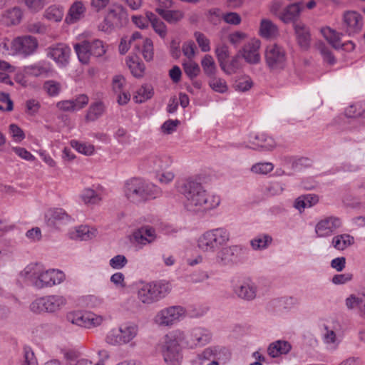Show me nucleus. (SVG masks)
I'll use <instances>...</instances> for the list:
<instances>
[{
    "instance_id": "nucleus-55",
    "label": "nucleus",
    "mask_w": 365,
    "mask_h": 365,
    "mask_svg": "<svg viewBox=\"0 0 365 365\" xmlns=\"http://www.w3.org/2000/svg\"><path fill=\"white\" fill-rule=\"evenodd\" d=\"M253 86V81L250 76H245L240 77L235 81L234 88L240 92L249 91Z\"/></svg>"
},
{
    "instance_id": "nucleus-27",
    "label": "nucleus",
    "mask_w": 365,
    "mask_h": 365,
    "mask_svg": "<svg viewBox=\"0 0 365 365\" xmlns=\"http://www.w3.org/2000/svg\"><path fill=\"white\" fill-rule=\"evenodd\" d=\"M146 163L150 169L158 173L168 169L172 163V160L166 155H153L148 158Z\"/></svg>"
},
{
    "instance_id": "nucleus-38",
    "label": "nucleus",
    "mask_w": 365,
    "mask_h": 365,
    "mask_svg": "<svg viewBox=\"0 0 365 365\" xmlns=\"http://www.w3.org/2000/svg\"><path fill=\"white\" fill-rule=\"evenodd\" d=\"M75 51L78 56V60L83 64L89 62L91 55L89 48V41H84L81 43H76L74 46Z\"/></svg>"
},
{
    "instance_id": "nucleus-43",
    "label": "nucleus",
    "mask_w": 365,
    "mask_h": 365,
    "mask_svg": "<svg viewBox=\"0 0 365 365\" xmlns=\"http://www.w3.org/2000/svg\"><path fill=\"white\" fill-rule=\"evenodd\" d=\"M126 63L129 67L132 74L135 77H141L145 71V65L143 63L140 62L137 56L128 57Z\"/></svg>"
},
{
    "instance_id": "nucleus-49",
    "label": "nucleus",
    "mask_w": 365,
    "mask_h": 365,
    "mask_svg": "<svg viewBox=\"0 0 365 365\" xmlns=\"http://www.w3.org/2000/svg\"><path fill=\"white\" fill-rule=\"evenodd\" d=\"M272 238L268 235H258L250 241L252 247L257 250H263L272 242Z\"/></svg>"
},
{
    "instance_id": "nucleus-1",
    "label": "nucleus",
    "mask_w": 365,
    "mask_h": 365,
    "mask_svg": "<svg viewBox=\"0 0 365 365\" xmlns=\"http://www.w3.org/2000/svg\"><path fill=\"white\" fill-rule=\"evenodd\" d=\"M180 192L184 196L185 209L195 213L214 210L221 202L220 196L208 193L200 182L191 178L182 182Z\"/></svg>"
},
{
    "instance_id": "nucleus-45",
    "label": "nucleus",
    "mask_w": 365,
    "mask_h": 365,
    "mask_svg": "<svg viewBox=\"0 0 365 365\" xmlns=\"http://www.w3.org/2000/svg\"><path fill=\"white\" fill-rule=\"evenodd\" d=\"M153 96V89L151 86H142L136 91V94L133 96L135 103H141L150 99Z\"/></svg>"
},
{
    "instance_id": "nucleus-30",
    "label": "nucleus",
    "mask_w": 365,
    "mask_h": 365,
    "mask_svg": "<svg viewBox=\"0 0 365 365\" xmlns=\"http://www.w3.org/2000/svg\"><path fill=\"white\" fill-rule=\"evenodd\" d=\"M292 345L284 340H277L271 343L267 348V354L272 358L287 354L290 351Z\"/></svg>"
},
{
    "instance_id": "nucleus-62",
    "label": "nucleus",
    "mask_w": 365,
    "mask_h": 365,
    "mask_svg": "<svg viewBox=\"0 0 365 365\" xmlns=\"http://www.w3.org/2000/svg\"><path fill=\"white\" fill-rule=\"evenodd\" d=\"M90 52L92 56L99 57L106 53V49L103 41L98 39L89 41Z\"/></svg>"
},
{
    "instance_id": "nucleus-6",
    "label": "nucleus",
    "mask_w": 365,
    "mask_h": 365,
    "mask_svg": "<svg viewBox=\"0 0 365 365\" xmlns=\"http://www.w3.org/2000/svg\"><path fill=\"white\" fill-rule=\"evenodd\" d=\"M247 249L240 245L223 247L215 257V263L220 267H230L242 263L245 259Z\"/></svg>"
},
{
    "instance_id": "nucleus-18",
    "label": "nucleus",
    "mask_w": 365,
    "mask_h": 365,
    "mask_svg": "<svg viewBox=\"0 0 365 365\" xmlns=\"http://www.w3.org/2000/svg\"><path fill=\"white\" fill-rule=\"evenodd\" d=\"M70 48L64 43H57L47 48L48 57L60 66H66L69 59Z\"/></svg>"
},
{
    "instance_id": "nucleus-7",
    "label": "nucleus",
    "mask_w": 365,
    "mask_h": 365,
    "mask_svg": "<svg viewBox=\"0 0 365 365\" xmlns=\"http://www.w3.org/2000/svg\"><path fill=\"white\" fill-rule=\"evenodd\" d=\"M66 302V298L61 295H48L35 299L30 304V309L34 313H53L64 307Z\"/></svg>"
},
{
    "instance_id": "nucleus-14",
    "label": "nucleus",
    "mask_w": 365,
    "mask_h": 365,
    "mask_svg": "<svg viewBox=\"0 0 365 365\" xmlns=\"http://www.w3.org/2000/svg\"><path fill=\"white\" fill-rule=\"evenodd\" d=\"M342 225L340 218L334 216L324 217L317 222L315 232L319 237H325L331 235Z\"/></svg>"
},
{
    "instance_id": "nucleus-17",
    "label": "nucleus",
    "mask_w": 365,
    "mask_h": 365,
    "mask_svg": "<svg viewBox=\"0 0 365 365\" xmlns=\"http://www.w3.org/2000/svg\"><path fill=\"white\" fill-rule=\"evenodd\" d=\"M11 46L16 53L29 56L36 50L38 41L34 36H25L15 38L12 41Z\"/></svg>"
},
{
    "instance_id": "nucleus-16",
    "label": "nucleus",
    "mask_w": 365,
    "mask_h": 365,
    "mask_svg": "<svg viewBox=\"0 0 365 365\" xmlns=\"http://www.w3.org/2000/svg\"><path fill=\"white\" fill-rule=\"evenodd\" d=\"M48 226L61 229L71 221V216L62 208H53L48 210L45 215Z\"/></svg>"
},
{
    "instance_id": "nucleus-57",
    "label": "nucleus",
    "mask_w": 365,
    "mask_h": 365,
    "mask_svg": "<svg viewBox=\"0 0 365 365\" xmlns=\"http://www.w3.org/2000/svg\"><path fill=\"white\" fill-rule=\"evenodd\" d=\"M106 319V318L104 316L98 315L93 312H86L85 328L89 329L100 326Z\"/></svg>"
},
{
    "instance_id": "nucleus-32",
    "label": "nucleus",
    "mask_w": 365,
    "mask_h": 365,
    "mask_svg": "<svg viewBox=\"0 0 365 365\" xmlns=\"http://www.w3.org/2000/svg\"><path fill=\"white\" fill-rule=\"evenodd\" d=\"M277 26L269 19H262L259 26V35L266 39L274 38L278 35Z\"/></svg>"
},
{
    "instance_id": "nucleus-56",
    "label": "nucleus",
    "mask_w": 365,
    "mask_h": 365,
    "mask_svg": "<svg viewBox=\"0 0 365 365\" xmlns=\"http://www.w3.org/2000/svg\"><path fill=\"white\" fill-rule=\"evenodd\" d=\"M106 340L108 344L113 346L125 344L123 335L120 331V327L118 329H112L110 331Z\"/></svg>"
},
{
    "instance_id": "nucleus-21",
    "label": "nucleus",
    "mask_w": 365,
    "mask_h": 365,
    "mask_svg": "<svg viewBox=\"0 0 365 365\" xmlns=\"http://www.w3.org/2000/svg\"><path fill=\"white\" fill-rule=\"evenodd\" d=\"M297 44L302 50H307L311 44L310 29L302 22L293 24Z\"/></svg>"
},
{
    "instance_id": "nucleus-23",
    "label": "nucleus",
    "mask_w": 365,
    "mask_h": 365,
    "mask_svg": "<svg viewBox=\"0 0 365 365\" xmlns=\"http://www.w3.org/2000/svg\"><path fill=\"white\" fill-rule=\"evenodd\" d=\"M135 242L141 245L151 244L157 239L155 230L150 226H143L133 234Z\"/></svg>"
},
{
    "instance_id": "nucleus-24",
    "label": "nucleus",
    "mask_w": 365,
    "mask_h": 365,
    "mask_svg": "<svg viewBox=\"0 0 365 365\" xmlns=\"http://www.w3.org/2000/svg\"><path fill=\"white\" fill-rule=\"evenodd\" d=\"M210 232L212 235V244L215 252L219 248L225 246L230 240V232L224 227L211 229Z\"/></svg>"
},
{
    "instance_id": "nucleus-33",
    "label": "nucleus",
    "mask_w": 365,
    "mask_h": 365,
    "mask_svg": "<svg viewBox=\"0 0 365 365\" xmlns=\"http://www.w3.org/2000/svg\"><path fill=\"white\" fill-rule=\"evenodd\" d=\"M120 331L126 344L132 341L137 336L139 327L135 323L127 322L120 326Z\"/></svg>"
},
{
    "instance_id": "nucleus-11",
    "label": "nucleus",
    "mask_w": 365,
    "mask_h": 365,
    "mask_svg": "<svg viewBox=\"0 0 365 365\" xmlns=\"http://www.w3.org/2000/svg\"><path fill=\"white\" fill-rule=\"evenodd\" d=\"M230 351L224 346H210L206 348L200 355V359L207 360V365H220V362H226L230 358Z\"/></svg>"
},
{
    "instance_id": "nucleus-60",
    "label": "nucleus",
    "mask_w": 365,
    "mask_h": 365,
    "mask_svg": "<svg viewBox=\"0 0 365 365\" xmlns=\"http://www.w3.org/2000/svg\"><path fill=\"white\" fill-rule=\"evenodd\" d=\"M4 16L11 24H17L20 22L22 18V11L19 7H14L8 9L4 14Z\"/></svg>"
},
{
    "instance_id": "nucleus-64",
    "label": "nucleus",
    "mask_w": 365,
    "mask_h": 365,
    "mask_svg": "<svg viewBox=\"0 0 365 365\" xmlns=\"http://www.w3.org/2000/svg\"><path fill=\"white\" fill-rule=\"evenodd\" d=\"M26 30L33 34H44L47 31V26L40 21H31L27 24Z\"/></svg>"
},
{
    "instance_id": "nucleus-48",
    "label": "nucleus",
    "mask_w": 365,
    "mask_h": 365,
    "mask_svg": "<svg viewBox=\"0 0 365 365\" xmlns=\"http://www.w3.org/2000/svg\"><path fill=\"white\" fill-rule=\"evenodd\" d=\"M203 71L208 77L215 75L217 67L214 58L210 55H205L201 61Z\"/></svg>"
},
{
    "instance_id": "nucleus-4",
    "label": "nucleus",
    "mask_w": 365,
    "mask_h": 365,
    "mask_svg": "<svg viewBox=\"0 0 365 365\" xmlns=\"http://www.w3.org/2000/svg\"><path fill=\"white\" fill-rule=\"evenodd\" d=\"M183 338L184 334L180 331H175L165 335L160 351L168 365H180L182 354L180 342Z\"/></svg>"
},
{
    "instance_id": "nucleus-53",
    "label": "nucleus",
    "mask_w": 365,
    "mask_h": 365,
    "mask_svg": "<svg viewBox=\"0 0 365 365\" xmlns=\"http://www.w3.org/2000/svg\"><path fill=\"white\" fill-rule=\"evenodd\" d=\"M183 70L185 74L190 78L193 79L197 77L200 72V68L199 65L192 61V60H189L182 63Z\"/></svg>"
},
{
    "instance_id": "nucleus-29",
    "label": "nucleus",
    "mask_w": 365,
    "mask_h": 365,
    "mask_svg": "<svg viewBox=\"0 0 365 365\" xmlns=\"http://www.w3.org/2000/svg\"><path fill=\"white\" fill-rule=\"evenodd\" d=\"M235 293L240 298L252 300L256 297L257 287L250 282H244L235 287Z\"/></svg>"
},
{
    "instance_id": "nucleus-41",
    "label": "nucleus",
    "mask_w": 365,
    "mask_h": 365,
    "mask_svg": "<svg viewBox=\"0 0 365 365\" xmlns=\"http://www.w3.org/2000/svg\"><path fill=\"white\" fill-rule=\"evenodd\" d=\"M318 202V197L314 195H302L297 197L294 202V207L299 210L300 212L304 210L307 207H311L312 206L317 204Z\"/></svg>"
},
{
    "instance_id": "nucleus-40",
    "label": "nucleus",
    "mask_w": 365,
    "mask_h": 365,
    "mask_svg": "<svg viewBox=\"0 0 365 365\" xmlns=\"http://www.w3.org/2000/svg\"><path fill=\"white\" fill-rule=\"evenodd\" d=\"M155 11L166 21L170 24H175L181 20L183 17V13L179 10H168L156 8Z\"/></svg>"
},
{
    "instance_id": "nucleus-47",
    "label": "nucleus",
    "mask_w": 365,
    "mask_h": 365,
    "mask_svg": "<svg viewBox=\"0 0 365 365\" xmlns=\"http://www.w3.org/2000/svg\"><path fill=\"white\" fill-rule=\"evenodd\" d=\"M63 16V9L56 5L48 7L44 11L43 16L48 21L58 22L61 21Z\"/></svg>"
},
{
    "instance_id": "nucleus-2",
    "label": "nucleus",
    "mask_w": 365,
    "mask_h": 365,
    "mask_svg": "<svg viewBox=\"0 0 365 365\" xmlns=\"http://www.w3.org/2000/svg\"><path fill=\"white\" fill-rule=\"evenodd\" d=\"M21 276L38 289L59 284L65 279V274L63 272L58 269L43 270L38 264H31L26 266L21 272Z\"/></svg>"
},
{
    "instance_id": "nucleus-59",
    "label": "nucleus",
    "mask_w": 365,
    "mask_h": 365,
    "mask_svg": "<svg viewBox=\"0 0 365 365\" xmlns=\"http://www.w3.org/2000/svg\"><path fill=\"white\" fill-rule=\"evenodd\" d=\"M142 54L146 61H150L153 59L154 51L153 43L151 39L146 38L143 41Z\"/></svg>"
},
{
    "instance_id": "nucleus-28",
    "label": "nucleus",
    "mask_w": 365,
    "mask_h": 365,
    "mask_svg": "<svg viewBox=\"0 0 365 365\" xmlns=\"http://www.w3.org/2000/svg\"><path fill=\"white\" fill-rule=\"evenodd\" d=\"M142 35L140 32L135 31L130 36H125L122 38L119 45V52L121 54H125L131 46H133L136 50L140 51Z\"/></svg>"
},
{
    "instance_id": "nucleus-15",
    "label": "nucleus",
    "mask_w": 365,
    "mask_h": 365,
    "mask_svg": "<svg viewBox=\"0 0 365 365\" xmlns=\"http://www.w3.org/2000/svg\"><path fill=\"white\" fill-rule=\"evenodd\" d=\"M261 42L259 39L253 38L239 50L242 58L250 64H257L261 61L259 48Z\"/></svg>"
},
{
    "instance_id": "nucleus-39",
    "label": "nucleus",
    "mask_w": 365,
    "mask_h": 365,
    "mask_svg": "<svg viewBox=\"0 0 365 365\" xmlns=\"http://www.w3.org/2000/svg\"><path fill=\"white\" fill-rule=\"evenodd\" d=\"M80 198L86 205H96L102 200L101 195L91 188H85L81 192Z\"/></svg>"
},
{
    "instance_id": "nucleus-50",
    "label": "nucleus",
    "mask_w": 365,
    "mask_h": 365,
    "mask_svg": "<svg viewBox=\"0 0 365 365\" xmlns=\"http://www.w3.org/2000/svg\"><path fill=\"white\" fill-rule=\"evenodd\" d=\"M86 312L79 311L71 312L66 314V320L68 322L82 327H86Z\"/></svg>"
},
{
    "instance_id": "nucleus-35",
    "label": "nucleus",
    "mask_w": 365,
    "mask_h": 365,
    "mask_svg": "<svg viewBox=\"0 0 365 365\" xmlns=\"http://www.w3.org/2000/svg\"><path fill=\"white\" fill-rule=\"evenodd\" d=\"M105 110L106 106L104 103L101 101H97L89 106L85 119L88 122L95 121L104 113Z\"/></svg>"
},
{
    "instance_id": "nucleus-31",
    "label": "nucleus",
    "mask_w": 365,
    "mask_h": 365,
    "mask_svg": "<svg viewBox=\"0 0 365 365\" xmlns=\"http://www.w3.org/2000/svg\"><path fill=\"white\" fill-rule=\"evenodd\" d=\"M86 7L81 1H75L69 9L66 18L68 24H73L84 16Z\"/></svg>"
},
{
    "instance_id": "nucleus-3",
    "label": "nucleus",
    "mask_w": 365,
    "mask_h": 365,
    "mask_svg": "<svg viewBox=\"0 0 365 365\" xmlns=\"http://www.w3.org/2000/svg\"><path fill=\"white\" fill-rule=\"evenodd\" d=\"M123 191L125 197L135 204L155 199L161 194L160 189L156 185L137 178L127 180Z\"/></svg>"
},
{
    "instance_id": "nucleus-22",
    "label": "nucleus",
    "mask_w": 365,
    "mask_h": 365,
    "mask_svg": "<svg viewBox=\"0 0 365 365\" xmlns=\"http://www.w3.org/2000/svg\"><path fill=\"white\" fill-rule=\"evenodd\" d=\"M304 9L302 1L291 4L286 6L279 14V19L285 24L295 21L299 18L301 12Z\"/></svg>"
},
{
    "instance_id": "nucleus-58",
    "label": "nucleus",
    "mask_w": 365,
    "mask_h": 365,
    "mask_svg": "<svg viewBox=\"0 0 365 365\" xmlns=\"http://www.w3.org/2000/svg\"><path fill=\"white\" fill-rule=\"evenodd\" d=\"M317 49L322 55L324 61L329 65H334L336 63L335 57L333 56L330 49L324 43H319L317 44Z\"/></svg>"
},
{
    "instance_id": "nucleus-13",
    "label": "nucleus",
    "mask_w": 365,
    "mask_h": 365,
    "mask_svg": "<svg viewBox=\"0 0 365 365\" xmlns=\"http://www.w3.org/2000/svg\"><path fill=\"white\" fill-rule=\"evenodd\" d=\"M185 339L187 346L193 349L208 344L212 339V334L208 329L197 327L192 329Z\"/></svg>"
},
{
    "instance_id": "nucleus-37",
    "label": "nucleus",
    "mask_w": 365,
    "mask_h": 365,
    "mask_svg": "<svg viewBox=\"0 0 365 365\" xmlns=\"http://www.w3.org/2000/svg\"><path fill=\"white\" fill-rule=\"evenodd\" d=\"M147 18L148 19L155 32L162 38H165L167 36V27L165 23L158 19L152 12H147Z\"/></svg>"
},
{
    "instance_id": "nucleus-20",
    "label": "nucleus",
    "mask_w": 365,
    "mask_h": 365,
    "mask_svg": "<svg viewBox=\"0 0 365 365\" xmlns=\"http://www.w3.org/2000/svg\"><path fill=\"white\" fill-rule=\"evenodd\" d=\"M249 143L247 148L255 150H272L277 145L275 140L265 133L250 135Z\"/></svg>"
},
{
    "instance_id": "nucleus-54",
    "label": "nucleus",
    "mask_w": 365,
    "mask_h": 365,
    "mask_svg": "<svg viewBox=\"0 0 365 365\" xmlns=\"http://www.w3.org/2000/svg\"><path fill=\"white\" fill-rule=\"evenodd\" d=\"M220 68H223V63L230 56V49L227 45L220 44L217 46L215 50Z\"/></svg>"
},
{
    "instance_id": "nucleus-9",
    "label": "nucleus",
    "mask_w": 365,
    "mask_h": 365,
    "mask_svg": "<svg viewBox=\"0 0 365 365\" xmlns=\"http://www.w3.org/2000/svg\"><path fill=\"white\" fill-rule=\"evenodd\" d=\"M185 316L186 310L183 307L170 306L159 311L154 317V322L160 327H170Z\"/></svg>"
},
{
    "instance_id": "nucleus-10",
    "label": "nucleus",
    "mask_w": 365,
    "mask_h": 365,
    "mask_svg": "<svg viewBox=\"0 0 365 365\" xmlns=\"http://www.w3.org/2000/svg\"><path fill=\"white\" fill-rule=\"evenodd\" d=\"M126 21V14L121 6H116L109 9L103 22L101 25V29L106 32L123 26Z\"/></svg>"
},
{
    "instance_id": "nucleus-19",
    "label": "nucleus",
    "mask_w": 365,
    "mask_h": 365,
    "mask_svg": "<svg viewBox=\"0 0 365 365\" xmlns=\"http://www.w3.org/2000/svg\"><path fill=\"white\" fill-rule=\"evenodd\" d=\"M321 33L331 46L335 49L353 50L354 44L351 41L342 43L341 41V34L331 29L329 27H324L321 29Z\"/></svg>"
},
{
    "instance_id": "nucleus-26",
    "label": "nucleus",
    "mask_w": 365,
    "mask_h": 365,
    "mask_svg": "<svg viewBox=\"0 0 365 365\" xmlns=\"http://www.w3.org/2000/svg\"><path fill=\"white\" fill-rule=\"evenodd\" d=\"M346 306L349 309H357L359 316L365 319V289L346 298Z\"/></svg>"
},
{
    "instance_id": "nucleus-34",
    "label": "nucleus",
    "mask_w": 365,
    "mask_h": 365,
    "mask_svg": "<svg viewBox=\"0 0 365 365\" xmlns=\"http://www.w3.org/2000/svg\"><path fill=\"white\" fill-rule=\"evenodd\" d=\"M197 246L203 252H215L212 244V235L210 234V230L204 232L197 238Z\"/></svg>"
},
{
    "instance_id": "nucleus-12",
    "label": "nucleus",
    "mask_w": 365,
    "mask_h": 365,
    "mask_svg": "<svg viewBox=\"0 0 365 365\" xmlns=\"http://www.w3.org/2000/svg\"><path fill=\"white\" fill-rule=\"evenodd\" d=\"M364 24V17L355 11H345L342 17V28L346 34L351 36L359 33Z\"/></svg>"
},
{
    "instance_id": "nucleus-5",
    "label": "nucleus",
    "mask_w": 365,
    "mask_h": 365,
    "mask_svg": "<svg viewBox=\"0 0 365 365\" xmlns=\"http://www.w3.org/2000/svg\"><path fill=\"white\" fill-rule=\"evenodd\" d=\"M171 291L169 283L153 282L143 284L138 291V299L145 304H151L165 298Z\"/></svg>"
},
{
    "instance_id": "nucleus-25",
    "label": "nucleus",
    "mask_w": 365,
    "mask_h": 365,
    "mask_svg": "<svg viewBox=\"0 0 365 365\" xmlns=\"http://www.w3.org/2000/svg\"><path fill=\"white\" fill-rule=\"evenodd\" d=\"M210 232L212 235V244L215 252L219 248L225 246L230 240V232L224 227L211 229Z\"/></svg>"
},
{
    "instance_id": "nucleus-44",
    "label": "nucleus",
    "mask_w": 365,
    "mask_h": 365,
    "mask_svg": "<svg viewBox=\"0 0 365 365\" xmlns=\"http://www.w3.org/2000/svg\"><path fill=\"white\" fill-rule=\"evenodd\" d=\"M241 54L238 53L235 55L229 63L226 61L223 63V68H221L226 74L231 75L235 73L239 69L241 68L242 65L240 62Z\"/></svg>"
},
{
    "instance_id": "nucleus-42",
    "label": "nucleus",
    "mask_w": 365,
    "mask_h": 365,
    "mask_svg": "<svg viewBox=\"0 0 365 365\" xmlns=\"http://www.w3.org/2000/svg\"><path fill=\"white\" fill-rule=\"evenodd\" d=\"M97 230L95 228L90 227L87 225H81L76 227L73 238L80 240H91L96 235Z\"/></svg>"
},
{
    "instance_id": "nucleus-63",
    "label": "nucleus",
    "mask_w": 365,
    "mask_h": 365,
    "mask_svg": "<svg viewBox=\"0 0 365 365\" xmlns=\"http://www.w3.org/2000/svg\"><path fill=\"white\" fill-rule=\"evenodd\" d=\"M71 146L78 152L86 155H91L94 152V146L91 144L82 143L76 140L71 141Z\"/></svg>"
},
{
    "instance_id": "nucleus-61",
    "label": "nucleus",
    "mask_w": 365,
    "mask_h": 365,
    "mask_svg": "<svg viewBox=\"0 0 365 365\" xmlns=\"http://www.w3.org/2000/svg\"><path fill=\"white\" fill-rule=\"evenodd\" d=\"M43 88L50 96H58L61 91V83L53 80L46 81Z\"/></svg>"
},
{
    "instance_id": "nucleus-52",
    "label": "nucleus",
    "mask_w": 365,
    "mask_h": 365,
    "mask_svg": "<svg viewBox=\"0 0 365 365\" xmlns=\"http://www.w3.org/2000/svg\"><path fill=\"white\" fill-rule=\"evenodd\" d=\"M365 113V103L356 102L349 106L345 111L346 115L349 118H357Z\"/></svg>"
},
{
    "instance_id": "nucleus-36",
    "label": "nucleus",
    "mask_w": 365,
    "mask_h": 365,
    "mask_svg": "<svg viewBox=\"0 0 365 365\" xmlns=\"http://www.w3.org/2000/svg\"><path fill=\"white\" fill-rule=\"evenodd\" d=\"M354 243L353 236L348 234L338 235L332 238L331 245L337 250H344Z\"/></svg>"
},
{
    "instance_id": "nucleus-51",
    "label": "nucleus",
    "mask_w": 365,
    "mask_h": 365,
    "mask_svg": "<svg viewBox=\"0 0 365 365\" xmlns=\"http://www.w3.org/2000/svg\"><path fill=\"white\" fill-rule=\"evenodd\" d=\"M29 73L36 77L46 76L51 71L50 66L46 63H39L28 68Z\"/></svg>"
},
{
    "instance_id": "nucleus-8",
    "label": "nucleus",
    "mask_w": 365,
    "mask_h": 365,
    "mask_svg": "<svg viewBox=\"0 0 365 365\" xmlns=\"http://www.w3.org/2000/svg\"><path fill=\"white\" fill-rule=\"evenodd\" d=\"M264 58L267 66L272 71H280L286 66V51L282 46L277 43L270 44L267 46Z\"/></svg>"
},
{
    "instance_id": "nucleus-46",
    "label": "nucleus",
    "mask_w": 365,
    "mask_h": 365,
    "mask_svg": "<svg viewBox=\"0 0 365 365\" xmlns=\"http://www.w3.org/2000/svg\"><path fill=\"white\" fill-rule=\"evenodd\" d=\"M208 84L214 91L220 93H224L228 90L225 80L215 75L209 77Z\"/></svg>"
}]
</instances>
